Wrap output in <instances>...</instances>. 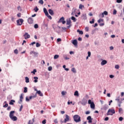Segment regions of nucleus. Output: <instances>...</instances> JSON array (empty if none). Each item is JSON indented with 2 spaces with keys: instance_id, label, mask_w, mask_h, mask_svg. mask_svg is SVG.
Wrapping results in <instances>:
<instances>
[{
  "instance_id": "obj_1",
  "label": "nucleus",
  "mask_w": 124,
  "mask_h": 124,
  "mask_svg": "<svg viewBox=\"0 0 124 124\" xmlns=\"http://www.w3.org/2000/svg\"><path fill=\"white\" fill-rule=\"evenodd\" d=\"M74 121L75 123H80L81 122V117L78 114H76L73 117Z\"/></svg>"
},
{
  "instance_id": "obj_2",
  "label": "nucleus",
  "mask_w": 124,
  "mask_h": 124,
  "mask_svg": "<svg viewBox=\"0 0 124 124\" xmlns=\"http://www.w3.org/2000/svg\"><path fill=\"white\" fill-rule=\"evenodd\" d=\"M116 113V111H115V109H111L109 108L108 111V112L107 113V116H113V114H115Z\"/></svg>"
},
{
  "instance_id": "obj_3",
  "label": "nucleus",
  "mask_w": 124,
  "mask_h": 124,
  "mask_svg": "<svg viewBox=\"0 0 124 124\" xmlns=\"http://www.w3.org/2000/svg\"><path fill=\"white\" fill-rule=\"evenodd\" d=\"M79 102L81 104V105L83 106H85V105H87V103H88V100L87 99H86V98L84 97Z\"/></svg>"
},
{
  "instance_id": "obj_4",
  "label": "nucleus",
  "mask_w": 124,
  "mask_h": 124,
  "mask_svg": "<svg viewBox=\"0 0 124 124\" xmlns=\"http://www.w3.org/2000/svg\"><path fill=\"white\" fill-rule=\"evenodd\" d=\"M23 23H24V19L22 18H19L16 20L17 26H22Z\"/></svg>"
},
{
  "instance_id": "obj_5",
  "label": "nucleus",
  "mask_w": 124,
  "mask_h": 124,
  "mask_svg": "<svg viewBox=\"0 0 124 124\" xmlns=\"http://www.w3.org/2000/svg\"><path fill=\"white\" fill-rule=\"evenodd\" d=\"M58 23H62L63 25H64V24L66 23V21L64 20V17L62 16V17H61L58 21Z\"/></svg>"
},
{
  "instance_id": "obj_6",
  "label": "nucleus",
  "mask_w": 124,
  "mask_h": 124,
  "mask_svg": "<svg viewBox=\"0 0 124 124\" xmlns=\"http://www.w3.org/2000/svg\"><path fill=\"white\" fill-rule=\"evenodd\" d=\"M81 19L82 20H87L88 19V17L87 16V14L84 13L81 15Z\"/></svg>"
},
{
  "instance_id": "obj_7",
  "label": "nucleus",
  "mask_w": 124,
  "mask_h": 124,
  "mask_svg": "<svg viewBox=\"0 0 124 124\" xmlns=\"http://www.w3.org/2000/svg\"><path fill=\"white\" fill-rule=\"evenodd\" d=\"M32 54H34V58H37L38 57V55L39 54L38 52H36L34 51H31L30 52V55H32Z\"/></svg>"
},
{
  "instance_id": "obj_8",
  "label": "nucleus",
  "mask_w": 124,
  "mask_h": 124,
  "mask_svg": "<svg viewBox=\"0 0 124 124\" xmlns=\"http://www.w3.org/2000/svg\"><path fill=\"white\" fill-rule=\"evenodd\" d=\"M108 108H109V106L108 105L106 104L102 107L101 110H104L105 111H106Z\"/></svg>"
},
{
  "instance_id": "obj_9",
  "label": "nucleus",
  "mask_w": 124,
  "mask_h": 124,
  "mask_svg": "<svg viewBox=\"0 0 124 124\" xmlns=\"http://www.w3.org/2000/svg\"><path fill=\"white\" fill-rule=\"evenodd\" d=\"M25 39H28V38H30L31 37V35L29 34L28 32H25V33L23 35Z\"/></svg>"
},
{
  "instance_id": "obj_10",
  "label": "nucleus",
  "mask_w": 124,
  "mask_h": 124,
  "mask_svg": "<svg viewBox=\"0 0 124 124\" xmlns=\"http://www.w3.org/2000/svg\"><path fill=\"white\" fill-rule=\"evenodd\" d=\"M72 43L74 46H77V45H78V41H77V39H74L72 40Z\"/></svg>"
},
{
  "instance_id": "obj_11",
  "label": "nucleus",
  "mask_w": 124,
  "mask_h": 124,
  "mask_svg": "<svg viewBox=\"0 0 124 124\" xmlns=\"http://www.w3.org/2000/svg\"><path fill=\"white\" fill-rule=\"evenodd\" d=\"M28 22L30 24H33V18L29 17L28 19Z\"/></svg>"
},
{
  "instance_id": "obj_12",
  "label": "nucleus",
  "mask_w": 124,
  "mask_h": 124,
  "mask_svg": "<svg viewBox=\"0 0 124 124\" xmlns=\"http://www.w3.org/2000/svg\"><path fill=\"white\" fill-rule=\"evenodd\" d=\"M65 118L64 119V123H66L67 122L69 121V116L68 115L66 114L65 115Z\"/></svg>"
},
{
  "instance_id": "obj_13",
  "label": "nucleus",
  "mask_w": 124,
  "mask_h": 124,
  "mask_svg": "<svg viewBox=\"0 0 124 124\" xmlns=\"http://www.w3.org/2000/svg\"><path fill=\"white\" fill-rule=\"evenodd\" d=\"M24 98V97H23V94H21L20 96V101H18L19 104H21V102L23 101V99Z\"/></svg>"
},
{
  "instance_id": "obj_14",
  "label": "nucleus",
  "mask_w": 124,
  "mask_h": 124,
  "mask_svg": "<svg viewBox=\"0 0 124 124\" xmlns=\"http://www.w3.org/2000/svg\"><path fill=\"white\" fill-rule=\"evenodd\" d=\"M10 119L12 121H14V122H16V121H17V120H18V118H17V117L14 116H12V117H11Z\"/></svg>"
},
{
  "instance_id": "obj_15",
  "label": "nucleus",
  "mask_w": 124,
  "mask_h": 124,
  "mask_svg": "<svg viewBox=\"0 0 124 124\" xmlns=\"http://www.w3.org/2000/svg\"><path fill=\"white\" fill-rule=\"evenodd\" d=\"M35 94H39L40 96H43V93H42L40 90L37 91V92Z\"/></svg>"
},
{
  "instance_id": "obj_16",
  "label": "nucleus",
  "mask_w": 124,
  "mask_h": 124,
  "mask_svg": "<svg viewBox=\"0 0 124 124\" xmlns=\"http://www.w3.org/2000/svg\"><path fill=\"white\" fill-rule=\"evenodd\" d=\"M14 113H15V111L14 110L10 111V114H9L10 118H11L14 116Z\"/></svg>"
},
{
  "instance_id": "obj_17",
  "label": "nucleus",
  "mask_w": 124,
  "mask_h": 124,
  "mask_svg": "<svg viewBox=\"0 0 124 124\" xmlns=\"http://www.w3.org/2000/svg\"><path fill=\"white\" fill-rule=\"evenodd\" d=\"M90 107L91 109H94L95 108V105L93 102H92V103L90 105Z\"/></svg>"
},
{
  "instance_id": "obj_18",
  "label": "nucleus",
  "mask_w": 124,
  "mask_h": 124,
  "mask_svg": "<svg viewBox=\"0 0 124 124\" xmlns=\"http://www.w3.org/2000/svg\"><path fill=\"white\" fill-rule=\"evenodd\" d=\"M74 14H76V9L75 8L72 9L71 15H74Z\"/></svg>"
},
{
  "instance_id": "obj_19",
  "label": "nucleus",
  "mask_w": 124,
  "mask_h": 124,
  "mask_svg": "<svg viewBox=\"0 0 124 124\" xmlns=\"http://www.w3.org/2000/svg\"><path fill=\"white\" fill-rule=\"evenodd\" d=\"M106 63H107V61H106L105 60L102 61V62H101V64L102 65H105V64H106Z\"/></svg>"
},
{
  "instance_id": "obj_20",
  "label": "nucleus",
  "mask_w": 124,
  "mask_h": 124,
  "mask_svg": "<svg viewBox=\"0 0 124 124\" xmlns=\"http://www.w3.org/2000/svg\"><path fill=\"white\" fill-rule=\"evenodd\" d=\"M48 13H49V14L51 15V16H53V15H54V11H53L51 9H49L48 10Z\"/></svg>"
},
{
  "instance_id": "obj_21",
  "label": "nucleus",
  "mask_w": 124,
  "mask_h": 124,
  "mask_svg": "<svg viewBox=\"0 0 124 124\" xmlns=\"http://www.w3.org/2000/svg\"><path fill=\"white\" fill-rule=\"evenodd\" d=\"M33 79H34V80H33L34 83H37V82H38V77H34Z\"/></svg>"
},
{
  "instance_id": "obj_22",
  "label": "nucleus",
  "mask_w": 124,
  "mask_h": 124,
  "mask_svg": "<svg viewBox=\"0 0 124 124\" xmlns=\"http://www.w3.org/2000/svg\"><path fill=\"white\" fill-rule=\"evenodd\" d=\"M43 10L45 15H48L49 13H48V11H47V9H46V8H44Z\"/></svg>"
},
{
  "instance_id": "obj_23",
  "label": "nucleus",
  "mask_w": 124,
  "mask_h": 124,
  "mask_svg": "<svg viewBox=\"0 0 124 124\" xmlns=\"http://www.w3.org/2000/svg\"><path fill=\"white\" fill-rule=\"evenodd\" d=\"M7 102L6 101L4 102L3 107V108H6L7 107H8V104L7 103Z\"/></svg>"
},
{
  "instance_id": "obj_24",
  "label": "nucleus",
  "mask_w": 124,
  "mask_h": 124,
  "mask_svg": "<svg viewBox=\"0 0 124 124\" xmlns=\"http://www.w3.org/2000/svg\"><path fill=\"white\" fill-rule=\"evenodd\" d=\"M66 22V25H70L71 24V20L70 19V18L67 19Z\"/></svg>"
},
{
  "instance_id": "obj_25",
  "label": "nucleus",
  "mask_w": 124,
  "mask_h": 124,
  "mask_svg": "<svg viewBox=\"0 0 124 124\" xmlns=\"http://www.w3.org/2000/svg\"><path fill=\"white\" fill-rule=\"evenodd\" d=\"M62 57L66 60H69V58L67 57V55L66 54H63Z\"/></svg>"
},
{
  "instance_id": "obj_26",
  "label": "nucleus",
  "mask_w": 124,
  "mask_h": 124,
  "mask_svg": "<svg viewBox=\"0 0 124 124\" xmlns=\"http://www.w3.org/2000/svg\"><path fill=\"white\" fill-rule=\"evenodd\" d=\"M14 103H15V100H11V101L9 102V104H10V105H14Z\"/></svg>"
},
{
  "instance_id": "obj_27",
  "label": "nucleus",
  "mask_w": 124,
  "mask_h": 124,
  "mask_svg": "<svg viewBox=\"0 0 124 124\" xmlns=\"http://www.w3.org/2000/svg\"><path fill=\"white\" fill-rule=\"evenodd\" d=\"M74 95L75 96H79V92H78V91H76L74 93Z\"/></svg>"
},
{
  "instance_id": "obj_28",
  "label": "nucleus",
  "mask_w": 124,
  "mask_h": 124,
  "mask_svg": "<svg viewBox=\"0 0 124 124\" xmlns=\"http://www.w3.org/2000/svg\"><path fill=\"white\" fill-rule=\"evenodd\" d=\"M25 82L26 83H30V78H29V77H25Z\"/></svg>"
},
{
  "instance_id": "obj_29",
  "label": "nucleus",
  "mask_w": 124,
  "mask_h": 124,
  "mask_svg": "<svg viewBox=\"0 0 124 124\" xmlns=\"http://www.w3.org/2000/svg\"><path fill=\"white\" fill-rule=\"evenodd\" d=\"M103 17H104V15L107 16L108 15V12L105 11L103 13H102Z\"/></svg>"
},
{
  "instance_id": "obj_30",
  "label": "nucleus",
  "mask_w": 124,
  "mask_h": 124,
  "mask_svg": "<svg viewBox=\"0 0 124 124\" xmlns=\"http://www.w3.org/2000/svg\"><path fill=\"white\" fill-rule=\"evenodd\" d=\"M37 95L36 94H35L33 96H30L29 97V99H32V98H35V97H36Z\"/></svg>"
},
{
  "instance_id": "obj_31",
  "label": "nucleus",
  "mask_w": 124,
  "mask_h": 124,
  "mask_svg": "<svg viewBox=\"0 0 124 124\" xmlns=\"http://www.w3.org/2000/svg\"><path fill=\"white\" fill-rule=\"evenodd\" d=\"M77 32H78L79 34H83L84 33V32H83L82 31H80L79 30H77Z\"/></svg>"
},
{
  "instance_id": "obj_32",
  "label": "nucleus",
  "mask_w": 124,
  "mask_h": 124,
  "mask_svg": "<svg viewBox=\"0 0 124 124\" xmlns=\"http://www.w3.org/2000/svg\"><path fill=\"white\" fill-rule=\"evenodd\" d=\"M71 71L73 72V73H76L77 72L76 71V69L75 68L73 67L71 69Z\"/></svg>"
},
{
  "instance_id": "obj_33",
  "label": "nucleus",
  "mask_w": 124,
  "mask_h": 124,
  "mask_svg": "<svg viewBox=\"0 0 124 124\" xmlns=\"http://www.w3.org/2000/svg\"><path fill=\"white\" fill-rule=\"evenodd\" d=\"M71 20L73 21V22H76V17H75L74 16L71 17Z\"/></svg>"
},
{
  "instance_id": "obj_34",
  "label": "nucleus",
  "mask_w": 124,
  "mask_h": 124,
  "mask_svg": "<svg viewBox=\"0 0 124 124\" xmlns=\"http://www.w3.org/2000/svg\"><path fill=\"white\" fill-rule=\"evenodd\" d=\"M23 92L26 93H28V88L25 87L24 88V91Z\"/></svg>"
},
{
  "instance_id": "obj_35",
  "label": "nucleus",
  "mask_w": 124,
  "mask_h": 124,
  "mask_svg": "<svg viewBox=\"0 0 124 124\" xmlns=\"http://www.w3.org/2000/svg\"><path fill=\"white\" fill-rule=\"evenodd\" d=\"M40 46H41V45L39 44V43H36V47H37V48H38V47H40Z\"/></svg>"
},
{
  "instance_id": "obj_36",
  "label": "nucleus",
  "mask_w": 124,
  "mask_h": 124,
  "mask_svg": "<svg viewBox=\"0 0 124 124\" xmlns=\"http://www.w3.org/2000/svg\"><path fill=\"white\" fill-rule=\"evenodd\" d=\"M33 10L35 11V12H37V11L39 10V9L37 7V6H36L35 8H34Z\"/></svg>"
},
{
  "instance_id": "obj_37",
  "label": "nucleus",
  "mask_w": 124,
  "mask_h": 124,
  "mask_svg": "<svg viewBox=\"0 0 124 124\" xmlns=\"http://www.w3.org/2000/svg\"><path fill=\"white\" fill-rule=\"evenodd\" d=\"M59 57H60V56L59 55H58V54L55 55L54 56V60H57V59H58L59 58Z\"/></svg>"
},
{
  "instance_id": "obj_38",
  "label": "nucleus",
  "mask_w": 124,
  "mask_h": 124,
  "mask_svg": "<svg viewBox=\"0 0 124 124\" xmlns=\"http://www.w3.org/2000/svg\"><path fill=\"white\" fill-rule=\"evenodd\" d=\"M36 72H37V71L36 70V69H34L32 72H31V73H32L33 74H35Z\"/></svg>"
},
{
  "instance_id": "obj_39",
  "label": "nucleus",
  "mask_w": 124,
  "mask_h": 124,
  "mask_svg": "<svg viewBox=\"0 0 124 124\" xmlns=\"http://www.w3.org/2000/svg\"><path fill=\"white\" fill-rule=\"evenodd\" d=\"M46 16H47V18H48V19H50V20H52V16H51L49 15V14H48V15H46Z\"/></svg>"
},
{
  "instance_id": "obj_40",
  "label": "nucleus",
  "mask_w": 124,
  "mask_h": 124,
  "mask_svg": "<svg viewBox=\"0 0 124 124\" xmlns=\"http://www.w3.org/2000/svg\"><path fill=\"white\" fill-rule=\"evenodd\" d=\"M94 18H93L92 21H90V24H94Z\"/></svg>"
},
{
  "instance_id": "obj_41",
  "label": "nucleus",
  "mask_w": 124,
  "mask_h": 124,
  "mask_svg": "<svg viewBox=\"0 0 124 124\" xmlns=\"http://www.w3.org/2000/svg\"><path fill=\"white\" fill-rule=\"evenodd\" d=\"M87 120L88 121H90V120H93V118H92V116H89L87 118Z\"/></svg>"
},
{
  "instance_id": "obj_42",
  "label": "nucleus",
  "mask_w": 124,
  "mask_h": 124,
  "mask_svg": "<svg viewBox=\"0 0 124 124\" xmlns=\"http://www.w3.org/2000/svg\"><path fill=\"white\" fill-rule=\"evenodd\" d=\"M62 28L63 30V31H64V32L66 31L67 32H68V31H66V29L67 28H66L65 27H62Z\"/></svg>"
},
{
  "instance_id": "obj_43",
  "label": "nucleus",
  "mask_w": 124,
  "mask_h": 124,
  "mask_svg": "<svg viewBox=\"0 0 124 124\" xmlns=\"http://www.w3.org/2000/svg\"><path fill=\"white\" fill-rule=\"evenodd\" d=\"M53 69V67L52 66H49L48 67V71H51V70Z\"/></svg>"
},
{
  "instance_id": "obj_44",
  "label": "nucleus",
  "mask_w": 124,
  "mask_h": 124,
  "mask_svg": "<svg viewBox=\"0 0 124 124\" xmlns=\"http://www.w3.org/2000/svg\"><path fill=\"white\" fill-rule=\"evenodd\" d=\"M124 120V118L123 117H120L119 118V121L120 122H122V121Z\"/></svg>"
},
{
  "instance_id": "obj_45",
  "label": "nucleus",
  "mask_w": 124,
  "mask_h": 124,
  "mask_svg": "<svg viewBox=\"0 0 124 124\" xmlns=\"http://www.w3.org/2000/svg\"><path fill=\"white\" fill-rule=\"evenodd\" d=\"M34 29H38V24H35L34 25Z\"/></svg>"
},
{
  "instance_id": "obj_46",
  "label": "nucleus",
  "mask_w": 124,
  "mask_h": 124,
  "mask_svg": "<svg viewBox=\"0 0 124 124\" xmlns=\"http://www.w3.org/2000/svg\"><path fill=\"white\" fill-rule=\"evenodd\" d=\"M38 3H40V4H43L44 3L43 0H40L38 2Z\"/></svg>"
},
{
  "instance_id": "obj_47",
  "label": "nucleus",
  "mask_w": 124,
  "mask_h": 124,
  "mask_svg": "<svg viewBox=\"0 0 124 124\" xmlns=\"http://www.w3.org/2000/svg\"><path fill=\"white\" fill-rule=\"evenodd\" d=\"M116 14H117V10H116V9H114L113 10V15H116Z\"/></svg>"
},
{
  "instance_id": "obj_48",
  "label": "nucleus",
  "mask_w": 124,
  "mask_h": 124,
  "mask_svg": "<svg viewBox=\"0 0 124 124\" xmlns=\"http://www.w3.org/2000/svg\"><path fill=\"white\" fill-rule=\"evenodd\" d=\"M61 41H62V39H61V38H58L57 39V43H59V42H61Z\"/></svg>"
},
{
  "instance_id": "obj_49",
  "label": "nucleus",
  "mask_w": 124,
  "mask_h": 124,
  "mask_svg": "<svg viewBox=\"0 0 124 124\" xmlns=\"http://www.w3.org/2000/svg\"><path fill=\"white\" fill-rule=\"evenodd\" d=\"M115 68H116V69H119V68H120V66H119L118 64H116L115 66Z\"/></svg>"
},
{
  "instance_id": "obj_50",
  "label": "nucleus",
  "mask_w": 124,
  "mask_h": 124,
  "mask_svg": "<svg viewBox=\"0 0 124 124\" xmlns=\"http://www.w3.org/2000/svg\"><path fill=\"white\" fill-rule=\"evenodd\" d=\"M36 42H33L32 43H31V44H30V45L31 46L32 45V46H33V45H34V44H36Z\"/></svg>"
},
{
  "instance_id": "obj_51",
  "label": "nucleus",
  "mask_w": 124,
  "mask_h": 124,
  "mask_svg": "<svg viewBox=\"0 0 124 124\" xmlns=\"http://www.w3.org/2000/svg\"><path fill=\"white\" fill-rule=\"evenodd\" d=\"M26 101H27V102H29V101H30V98H29V97H26Z\"/></svg>"
},
{
  "instance_id": "obj_52",
  "label": "nucleus",
  "mask_w": 124,
  "mask_h": 124,
  "mask_svg": "<svg viewBox=\"0 0 124 124\" xmlns=\"http://www.w3.org/2000/svg\"><path fill=\"white\" fill-rule=\"evenodd\" d=\"M93 101H92V100H91V99H89V100H88V104H90V105H91L92 104V103H93Z\"/></svg>"
},
{
  "instance_id": "obj_53",
  "label": "nucleus",
  "mask_w": 124,
  "mask_h": 124,
  "mask_svg": "<svg viewBox=\"0 0 124 124\" xmlns=\"http://www.w3.org/2000/svg\"><path fill=\"white\" fill-rule=\"evenodd\" d=\"M122 111H123V109L122 108H119L118 110L119 114H121V113H122Z\"/></svg>"
},
{
  "instance_id": "obj_54",
  "label": "nucleus",
  "mask_w": 124,
  "mask_h": 124,
  "mask_svg": "<svg viewBox=\"0 0 124 124\" xmlns=\"http://www.w3.org/2000/svg\"><path fill=\"white\" fill-rule=\"evenodd\" d=\"M83 7H84V5H83L82 4L79 5V9H82V8H83Z\"/></svg>"
},
{
  "instance_id": "obj_55",
  "label": "nucleus",
  "mask_w": 124,
  "mask_h": 124,
  "mask_svg": "<svg viewBox=\"0 0 124 124\" xmlns=\"http://www.w3.org/2000/svg\"><path fill=\"white\" fill-rule=\"evenodd\" d=\"M104 121H105L106 122H107V121H109V117H106L104 119Z\"/></svg>"
},
{
  "instance_id": "obj_56",
  "label": "nucleus",
  "mask_w": 124,
  "mask_h": 124,
  "mask_svg": "<svg viewBox=\"0 0 124 124\" xmlns=\"http://www.w3.org/2000/svg\"><path fill=\"white\" fill-rule=\"evenodd\" d=\"M122 1H123V0H116V2H117V3H121Z\"/></svg>"
},
{
  "instance_id": "obj_57",
  "label": "nucleus",
  "mask_w": 124,
  "mask_h": 124,
  "mask_svg": "<svg viewBox=\"0 0 124 124\" xmlns=\"http://www.w3.org/2000/svg\"><path fill=\"white\" fill-rule=\"evenodd\" d=\"M14 53L15 54H16V55L18 54V49H16L15 50H14Z\"/></svg>"
},
{
  "instance_id": "obj_58",
  "label": "nucleus",
  "mask_w": 124,
  "mask_h": 124,
  "mask_svg": "<svg viewBox=\"0 0 124 124\" xmlns=\"http://www.w3.org/2000/svg\"><path fill=\"white\" fill-rule=\"evenodd\" d=\"M118 103L119 104H122V103H123V99L121 100H119L118 101Z\"/></svg>"
},
{
  "instance_id": "obj_59",
  "label": "nucleus",
  "mask_w": 124,
  "mask_h": 124,
  "mask_svg": "<svg viewBox=\"0 0 124 124\" xmlns=\"http://www.w3.org/2000/svg\"><path fill=\"white\" fill-rule=\"evenodd\" d=\"M42 124H46V119L43 120V121L42 122Z\"/></svg>"
},
{
  "instance_id": "obj_60",
  "label": "nucleus",
  "mask_w": 124,
  "mask_h": 124,
  "mask_svg": "<svg viewBox=\"0 0 124 124\" xmlns=\"http://www.w3.org/2000/svg\"><path fill=\"white\" fill-rule=\"evenodd\" d=\"M91 55H92V53H91V51L88 52V57H91Z\"/></svg>"
},
{
  "instance_id": "obj_61",
  "label": "nucleus",
  "mask_w": 124,
  "mask_h": 124,
  "mask_svg": "<svg viewBox=\"0 0 124 124\" xmlns=\"http://www.w3.org/2000/svg\"><path fill=\"white\" fill-rule=\"evenodd\" d=\"M22 109H23V105H22L19 108V112H21V111H22Z\"/></svg>"
},
{
  "instance_id": "obj_62",
  "label": "nucleus",
  "mask_w": 124,
  "mask_h": 124,
  "mask_svg": "<svg viewBox=\"0 0 124 124\" xmlns=\"http://www.w3.org/2000/svg\"><path fill=\"white\" fill-rule=\"evenodd\" d=\"M114 76L113 75H109V78H111V79H113L114 78Z\"/></svg>"
},
{
  "instance_id": "obj_63",
  "label": "nucleus",
  "mask_w": 124,
  "mask_h": 124,
  "mask_svg": "<svg viewBox=\"0 0 124 124\" xmlns=\"http://www.w3.org/2000/svg\"><path fill=\"white\" fill-rule=\"evenodd\" d=\"M85 30L86 31H89V27H86Z\"/></svg>"
},
{
  "instance_id": "obj_64",
  "label": "nucleus",
  "mask_w": 124,
  "mask_h": 124,
  "mask_svg": "<svg viewBox=\"0 0 124 124\" xmlns=\"http://www.w3.org/2000/svg\"><path fill=\"white\" fill-rule=\"evenodd\" d=\"M54 122L55 124H58V120L57 119H56Z\"/></svg>"
}]
</instances>
